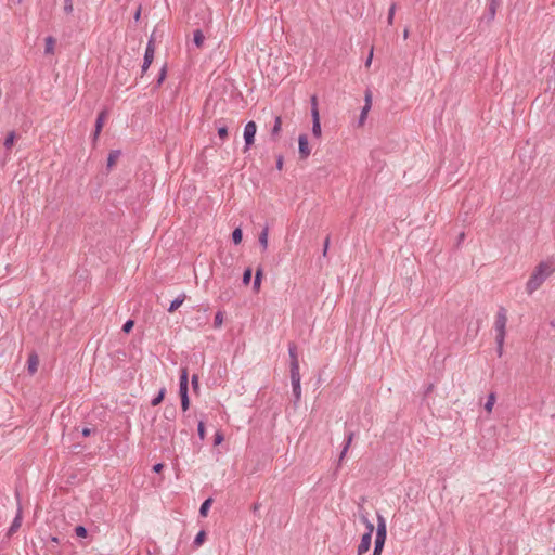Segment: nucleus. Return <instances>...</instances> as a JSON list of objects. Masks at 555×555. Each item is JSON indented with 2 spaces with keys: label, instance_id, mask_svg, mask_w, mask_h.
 I'll return each instance as SVG.
<instances>
[{
  "label": "nucleus",
  "instance_id": "obj_3",
  "mask_svg": "<svg viewBox=\"0 0 555 555\" xmlns=\"http://www.w3.org/2000/svg\"><path fill=\"white\" fill-rule=\"evenodd\" d=\"M256 131H257V125L255 124V121H249L245 125L244 140H245L246 149H248L250 145L254 144Z\"/></svg>",
  "mask_w": 555,
  "mask_h": 555
},
{
  "label": "nucleus",
  "instance_id": "obj_8",
  "mask_svg": "<svg viewBox=\"0 0 555 555\" xmlns=\"http://www.w3.org/2000/svg\"><path fill=\"white\" fill-rule=\"evenodd\" d=\"M371 542H372V535H370V532H365L362 535L361 541L358 545V550H357L358 555H363L366 552H369V550L371 547Z\"/></svg>",
  "mask_w": 555,
  "mask_h": 555
},
{
  "label": "nucleus",
  "instance_id": "obj_46",
  "mask_svg": "<svg viewBox=\"0 0 555 555\" xmlns=\"http://www.w3.org/2000/svg\"><path fill=\"white\" fill-rule=\"evenodd\" d=\"M222 441H223V435H222V434H220V433H217V434L215 435V444H219V443H221Z\"/></svg>",
  "mask_w": 555,
  "mask_h": 555
},
{
  "label": "nucleus",
  "instance_id": "obj_32",
  "mask_svg": "<svg viewBox=\"0 0 555 555\" xmlns=\"http://www.w3.org/2000/svg\"><path fill=\"white\" fill-rule=\"evenodd\" d=\"M223 323V313L221 311H218L215 315V320H214V326L215 327H220Z\"/></svg>",
  "mask_w": 555,
  "mask_h": 555
},
{
  "label": "nucleus",
  "instance_id": "obj_19",
  "mask_svg": "<svg viewBox=\"0 0 555 555\" xmlns=\"http://www.w3.org/2000/svg\"><path fill=\"white\" fill-rule=\"evenodd\" d=\"M261 279H262V269L258 268L256 271V274H255V280H254V285H253L255 292H259L260 285H261Z\"/></svg>",
  "mask_w": 555,
  "mask_h": 555
},
{
  "label": "nucleus",
  "instance_id": "obj_15",
  "mask_svg": "<svg viewBox=\"0 0 555 555\" xmlns=\"http://www.w3.org/2000/svg\"><path fill=\"white\" fill-rule=\"evenodd\" d=\"M120 151H111L107 157V168L111 169L119 159Z\"/></svg>",
  "mask_w": 555,
  "mask_h": 555
},
{
  "label": "nucleus",
  "instance_id": "obj_54",
  "mask_svg": "<svg viewBox=\"0 0 555 555\" xmlns=\"http://www.w3.org/2000/svg\"><path fill=\"white\" fill-rule=\"evenodd\" d=\"M140 16H141V7L138 8L135 14H134V20L135 21H139L140 20Z\"/></svg>",
  "mask_w": 555,
  "mask_h": 555
},
{
  "label": "nucleus",
  "instance_id": "obj_27",
  "mask_svg": "<svg viewBox=\"0 0 555 555\" xmlns=\"http://www.w3.org/2000/svg\"><path fill=\"white\" fill-rule=\"evenodd\" d=\"M165 392H166L165 388H162L159 390L158 395L151 402L153 406L158 405L164 400Z\"/></svg>",
  "mask_w": 555,
  "mask_h": 555
},
{
  "label": "nucleus",
  "instance_id": "obj_52",
  "mask_svg": "<svg viewBox=\"0 0 555 555\" xmlns=\"http://www.w3.org/2000/svg\"><path fill=\"white\" fill-rule=\"evenodd\" d=\"M91 433H92V429H91V428L86 427V428H83V429H82V435H83L85 437L90 436V435H91Z\"/></svg>",
  "mask_w": 555,
  "mask_h": 555
},
{
  "label": "nucleus",
  "instance_id": "obj_23",
  "mask_svg": "<svg viewBox=\"0 0 555 555\" xmlns=\"http://www.w3.org/2000/svg\"><path fill=\"white\" fill-rule=\"evenodd\" d=\"M293 386V395L295 397V403L299 402L301 399V387L300 383H292Z\"/></svg>",
  "mask_w": 555,
  "mask_h": 555
},
{
  "label": "nucleus",
  "instance_id": "obj_34",
  "mask_svg": "<svg viewBox=\"0 0 555 555\" xmlns=\"http://www.w3.org/2000/svg\"><path fill=\"white\" fill-rule=\"evenodd\" d=\"M359 518H360V520L363 524L370 521L369 518H367V513L365 512V509L361 505L359 506Z\"/></svg>",
  "mask_w": 555,
  "mask_h": 555
},
{
  "label": "nucleus",
  "instance_id": "obj_2",
  "mask_svg": "<svg viewBox=\"0 0 555 555\" xmlns=\"http://www.w3.org/2000/svg\"><path fill=\"white\" fill-rule=\"evenodd\" d=\"M507 322L506 310L504 308H500L494 322V330L496 332L495 340L498 343L499 351L501 352L504 336H505V326Z\"/></svg>",
  "mask_w": 555,
  "mask_h": 555
},
{
  "label": "nucleus",
  "instance_id": "obj_35",
  "mask_svg": "<svg viewBox=\"0 0 555 555\" xmlns=\"http://www.w3.org/2000/svg\"><path fill=\"white\" fill-rule=\"evenodd\" d=\"M251 280V269L250 268H247L245 271H244V274H243V283L245 285H248L249 282Z\"/></svg>",
  "mask_w": 555,
  "mask_h": 555
},
{
  "label": "nucleus",
  "instance_id": "obj_1",
  "mask_svg": "<svg viewBox=\"0 0 555 555\" xmlns=\"http://www.w3.org/2000/svg\"><path fill=\"white\" fill-rule=\"evenodd\" d=\"M555 272V257L541 260L530 272L526 283V292L532 295Z\"/></svg>",
  "mask_w": 555,
  "mask_h": 555
},
{
  "label": "nucleus",
  "instance_id": "obj_22",
  "mask_svg": "<svg viewBox=\"0 0 555 555\" xmlns=\"http://www.w3.org/2000/svg\"><path fill=\"white\" fill-rule=\"evenodd\" d=\"M288 353L291 358V363H299L297 356V347L295 344H291L288 347Z\"/></svg>",
  "mask_w": 555,
  "mask_h": 555
},
{
  "label": "nucleus",
  "instance_id": "obj_29",
  "mask_svg": "<svg viewBox=\"0 0 555 555\" xmlns=\"http://www.w3.org/2000/svg\"><path fill=\"white\" fill-rule=\"evenodd\" d=\"M312 134L315 138H320L321 137L322 130H321V122L320 121L312 122Z\"/></svg>",
  "mask_w": 555,
  "mask_h": 555
},
{
  "label": "nucleus",
  "instance_id": "obj_13",
  "mask_svg": "<svg viewBox=\"0 0 555 555\" xmlns=\"http://www.w3.org/2000/svg\"><path fill=\"white\" fill-rule=\"evenodd\" d=\"M291 382L300 383L299 363H291Z\"/></svg>",
  "mask_w": 555,
  "mask_h": 555
},
{
  "label": "nucleus",
  "instance_id": "obj_26",
  "mask_svg": "<svg viewBox=\"0 0 555 555\" xmlns=\"http://www.w3.org/2000/svg\"><path fill=\"white\" fill-rule=\"evenodd\" d=\"M15 139H16V135H15V132H14V131H11V132L7 135V138H5V140H4V146H5V149H7V150H10V149L13 146V144H14V142H15Z\"/></svg>",
  "mask_w": 555,
  "mask_h": 555
},
{
  "label": "nucleus",
  "instance_id": "obj_30",
  "mask_svg": "<svg viewBox=\"0 0 555 555\" xmlns=\"http://www.w3.org/2000/svg\"><path fill=\"white\" fill-rule=\"evenodd\" d=\"M205 538H206V533H205V531H203V530H202V531H199V532L197 533V535L195 537V539H194V544H195V546H201V545L204 543Z\"/></svg>",
  "mask_w": 555,
  "mask_h": 555
},
{
  "label": "nucleus",
  "instance_id": "obj_49",
  "mask_svg": "<svg viewBox=\"0 0 555 555\" xmlns=\"http://www.w3.org/2000/svg\"><path fill=\"white\" fill-rule=\"evenodd\" d=\"M192 385L195 389L198 387V376L197 375L192 376Z\"/></svg>",
  "mask_w": 555,
  "mask_h": 555
},
{
  "label": "nucleus",
  "instance_id": "obj_48",
  "mask_svg": "<svg viewBox=\"0 0 555 555\" xmlns=\"http://www.w3.org/2000/svg\"><path fill=\"white\" fill-rule=\"evenodd\" d=\"M163 468H164V464H163V463H157V464H155V465L153 466V470H154L155 473H160V472L163 470Z\"/></svg>",
  "mask_w": 555,
  "mask_h": 555
},
{
  "label": "nucleus",
  "instance_id": "obj_24",
  "mask_svg": "<svg viewBox=\"0 0 555 555\" xmlns=\"http://www.w3.org/2000/svg\"><path fill=\"white\" fill-rule=\"evenodd\" d=\"M211 504H212V499H210V498L203 502V504L199 508L201 516H203V517L207 516L208 509L211 506Z\"/></svg>",
  "mask_w": 555,
  "mask_h": 555
},
{
  "label": "nucleus",
  "instance_id": "obj_16",
  "mask_svg": "<svg viewBox=\"0 0 555 555\" xmlns=\"http://www.w3.org/2000/svg\"><path fill=\"white\" fill-rule=\"evenodd\" d=\"M204 41H205V36L204 34L202 33V30L199 29H196L194 33H193V42L195 43V46L197 48H202L203 44H204Z\"/></svg>",
  "mask_w": 555,
  "mask_h": 555
},
{
  "label": "nucleus",
  "instance_id": "obj_17",
  "mask_svg": "<svg viewBox=\"0 0 555 555\" xmlns=\"http://www.w3.org/2000/svg\"><path fill=\"white\" fill-rule=\"evenodd\" d=\"M186 295L182 294L178 298H176L173 301H171L170 307L168 309L169 312L176 311L185 300Z\"/></svg>",
  "mask_w": 555,
  "mask_h": 555
},
{
  "label": "nucleus",
  "instance_id": "obj_57",
  "mask_svg": "<svg viewBox=\"0 0 555 555\" xmlns=\"http://www.w3.org/2000/svg\"><path fill=\"white\" fill-rule=\"evenodd\" d=\"M490 12H491V15L493 16V15H494V12H495V9H494L493 3H492V4H491V7H490Z\"/></svg>",
  "mask_w": 555,
  "mask_h": 555
},
{
  "label": "nucleus",
  "instance_id": "obj_9",
  "mask_svg": "<svg viewBox=\"0 0 555 555\" xmlns=\"http://www.w3.org/2000/svg\"><path fill=\"white\" fill-rule=\"evenodd\" d=\"M107 117V111H102L99 113L98 115V118H96V121H95V130H94V133H93V141H96L101 131H102V128L104 126V122H105V119Z\"/></svg>",
  "mask_w": 555,
  "mask_h": 555
},
{
  "label": "nucleus",
  "instance_id": "obj_44",
  "mask_svg": "<svg viewBox=\"0 0 555 555\" xmlns=\"http://www.w3.org/2000/svg\"><path fill=\"white\" fill-rule=\"evenodd\" d=\"M364 525H365V528H366V532H370V535H372L373 532H374V525H373V522L367 521Z\"/></svg>",
  "mask_w": 555,
  "mask_h": 555
},
{
  "label": "nucleus",
  "instance_id": "obj_33",
  "mask_svg": "<svg viewBox=\"0 0 555 555\" xmlns=\"http://www.w3.org/2000/svg\"><path fill=\"white\" fill-rule=\"evenodd\" d=\"M75 533L79 538H86L87 534H88V531H87V529L83 526H77L75 528Z\"/></svg>",
  "mask_w": 555,
  "mask_h": 555
},
{
  "label": "nucleus",
  "instance_id": "obj_53",
  "mask_svg": "<svg viewBox=\"0 0 555 555\" xmlns=\"http://www.w3.org/2000/svg\"><path fill=\"white\" fill-rule=\"evenodd\" d=\"M311 107H318V99L315 95L311 98Z\"/></svg>",
  "mask_w": 555,
  "mask_h": 555
},
{
  "label": "nucleus",
  "instance_id": "obj_14",
  "mask_svg": "<svg viewBox=\"0 0 555 555\" xmlns=\"http://www.w3.org/2000/svg\"><path fill=\"white\" fill-rule=\"evenodd\" d=\"M55 42H56L55 39L51 36H49L44 39V53L46 54L54 53Z\"/></svg>",
  "mask_w": 555,
  "mask_h": 555
},
{
  "label": "nucleus",
  "instance_id": "obj_59",
  "mask_svg": "<svg viewBox=\"0 0 555 555\" xmlns=\"http://www.w3.org/2000/svg\"><path fill=\"white\" fill-rule=\"evenodd\" d=\"M256 509H258V505L257 504L254 505V511H256Z\"/></svg>",
  "mask_w": 555,
  "mask_h": 555
},
{
  "label": "nucleus",
  "instance_id": "obj_60",
  "mask_svg": "<svg viewBox=\"0 0 555 555\" xmlns=\"http://www.w3.org/2000/svg\"><path fill=\"white\" fill-rule=\"evenodd\" d=\"M22 0H18V2H21Z\"/></svg>",
  "mask_w": 555,
  "mask_h": 555
},
{
  "label": "nucleus",
  "instance_id": "obj_51",
  "mask_svg": "<svg viewBox=\"0 0 555 555\" xmlns=\"http://www.w3.org/2000/svg\"><path fill=\"white\" fill-rule=\"evenodd\" d=\"M165 76H166V70H165V68H163L160 72L159 78H158V85H160L163 82V80L165 79Z\"/></svg>",
  "mask_w": 555,
  "mask_h": 555
},
{
  "label": "nucleus",
  "instance_id": "obj_10",
  "mask_svg": "<svg viewBox=\"0 0 555 555\" xmlns=\"http://www.w3.org/2000/svg\"><path fill=\"white\" fill-rule=\"evenodd\" d=\"M188 383H189V375H188V369H182L181 376H180V385H179V392L180 397L188 396Z\"/></svg>",
  "mask_w": 555,
  "mask_h": 555
},
{
  "label": "nucleus",
  "instance_id": "obj_36",
  "mask_svg": "<svg viewBox=\"0 0 555 555\" xmlns=\"http://www.w3.org/2000/svg\"><path fill=\"white\" fill-rule=\"evenodd\" d=\"M74 10L73 0H64V11L66 14H72Z\"/></svg>",
  "mask_w": 555,
  "mask_h": 555
},
{
  "label": "nucleus",
  "instance_id": "obj_47",
  "mask_svg": "<svg viewBox=\"0 0 555 555\" xmlns=\"http://www.w3.org/2000/svg\"><path fill=\"white\" fill-rule=\"evenodd\" d=\"M328 246H330V236H327L325 238V242H324V248H323V256H326L327 254V249H328Z\"/></svg>",
  "mask_w": 555,
  "mask_h": 555
},
{
  "label": "nucleus",
  "instance_id": "obj_20",
  "mask_svg": "<svg viewBox=\"0 0 555 555\" xmlns=\"http://www.w3.org/2000/svg\"><path fill=\"white\" fill-rule=\"evenodd\" d=\"M282 129V119L280 116L275 117L274 126L271 130V134L273 138L278 137Z\"/></svg>",
  "mask_w": 555,
  "mask_h": 555
},
{
  "label": "nucleus",
  "instance_id": "obj_12",
  "mask_svg": "<svg viewBox=\"0 0 555 555\" xmlns=\"http://www.w3.org/2000/svg\"><path fill=\"white\" fill-rule=\"evenodd\" d=\"M21 525H22V511H21V508H18L17 515L14 518V520L9 529V534L11 535V534L15 533L18 530V528L21 527Z\"/></svg>",
  "mask_w": 555,
  "mask_h": 555
},
{
  "label": "nucleus",
  "instance_id": "obj_21",
  "mask_svg": "<svg viewBox=\"0 0 555 555\" xmlns=\"http://www.w3.org/2000/svg\"><path fill=\"white\" fill-rule=\"evenodd\" d=\"M268 235H269L268 228H264L261 231V233L259 234V243H260V245L262 246L263 249H267V247H268Z\"/></svg>",
  "mask_w": 555,
  "mask_h": 555
},
{
  "label": "nucleus",
  "instance_id": "obj_42",
  "mask_svg": "<svg viewBox=\"0 0 555 555\" xmlns=\"http://www.w3.org/2000/svg\"><path fill=\"white\" fill-rule=\"evenodd\" d=\"M218 135L221 139H225L228 137V128L225 126L219 127L218 128Z\"/></svg>",
  "mask_w": 555,
  "mask_h": 555
},
{
  "label": "nucleus",
  "instance_id": "obj_39",
  "mask_svg": "<svg viewBox=\"0 0 555 555\" xmlns=\"http://www.w3.org/2000/svg\"><path fill=\"white\" fill-rule=\"evenodd\" d=\"M312 122L320 121V114L318 107H311Z\"/></svg>",
  "mask_w": 555,
  "mask_h": 555
},
{
  "label": "nucleus",
  "instance_id": "obj_58",
  "mask_svg": "<svg viewBox=\"0 0 555 555\" xmlns=\"http://www.w3.org/2000/svg\"><path fill=\"white\" fill-rule=\"evenodd\" d=\"M51 540H52V542H54V543H59V539H57L56 537H53Z\"/></svg>",
  "mask_w": 555,
  "mask_h": 555
},
{
  "label": "nucleus",
  "instance_id": "obj_37",
  "mask_svg": "<svg viewBox=\"0 0 555 555\" xmlns=\"http://www.w3.org/2000/svg\"><path fill=\"white\" fill-rule=\"evenodd\" d=\"M164 414H165V416H166L168 420H171V418H173V417H175V415H176V410H175V408H172V406H170V408H169V406H167V408H165V412H164Z\"/></svg>",
  "mask_w": 555,
  "mask_h": 555
},
{
  "label": "nucleus",
  "instance_id": "obj_50",
  "mask_svg": "<svg viewBox=\"0 0 555 555\" xmlns=\"http://www.w3.org/2000/svg\"><path fill=\"white\" fill-rule=\"evenodd\" d=\"M276 168H278L279 170H282V168H283V157H282V156H280V157L278 158V160H276Z\"/></svg>",
  "mask_w": 555,
  "mask_h": 555
},
{
  "label": "nucleus",
  "instance_id": "obj_6",
  "mask_svg": "<svg viewBox=\"0 0 555 555\" xmlns=\"http://www.w3.org/2000/svg\"><path fill=\"white\" fill-rule=\"evenodd\" d=\"M386 535H387L386 520L380 514H377V528H376L375 541L385 543Z\"/></svg>",
  "mask_w": 555,
  "mask_h": 555
},
{
  "label": "nucleus",
  "instance_id": "obj_55",
  "mask_svg": "<svg viewBox=\"0 0 555 555\" xmlns=\"http://www.w3.org/2000/svg\"><path fill=\"white\" fill-rule=\"evenodd\" d=\"M554 517H555V506L550 512V519L553 520Z\"/></svg>",
  "mask_w": 555,
  "mask_h": 555
},
{
  "label": "nucleus",
  "instance_id": "obj_5",
  "mask_svg": "<svg viewBox=\"0 0 555 555\" xmlns=\"http://www.w3.org/2000/svg\"><path fill=\"white\" fill-rule=\"evenodd\" d=\"M154 53H155L154 40L150 39V41L147 42V46H146V50H145V54H144V62L142 65L143 73L146 72L147 68L150 67V65L152 64L153 59H154Z\"/></svg>",
  "mask_w": 555,
  "mask_h": 555
},
{
  "label": "nucleus",
  "instance_id": "obj_41",
  "mask_svg": "<svg viewBox=\"0 0 555 555\" xmlns=\"http://www.w3.org/2000/svg\"><path fill=\"white\" fill-rule=\"evenodd\" d=\"M133 325H134V322H133L132 320H128V321L124 324V326H122V331H124L125 333H129V332L132 330Z\"/></svg>",
  "mask_w": 555,
  "mask_h": 555
},
{
  "label": "nucleus",
  "instance_id": "obj_45",
  "mask_svg": "<svg viewBox=\"0 0 555 555\" xmlns=\"http://www.w3.org/2000/svg\"><path fill=\"white\" fill-rule=\"evenodd\" d=\"M372 60H373V48L371 49L370 53H369V56L365 61V67H370L371 63H372Z\"/></svg>",
  "mask_w": 555,
  "mask_h": 555
},
{
  "label": "nucleus",
  "instance_id": "obj_43",
  "mask_svg": "<svg viewBox=\"0 0 555 555\" xmlns=\"http://www.w3.org/2000/svg\"><path fill=\"white\" fill-rule=\"evenodd\" d=\"M197 431H198L199 438L203 440L205 438V426H204L203 422L198 423Z\"/></svg>",
  "mask_w": 555,
  "mask_h": 555
},
{
  "label": "nucleus",
  "instance_id": "obj_18",
  "mask_svg": "<svg viewBox=\"0 0 555 555\" xmlns=\"http://www.w3.org/2000/svg\"><path fill=\"white\" fill-rule=\"evenodd\" d=\"M353 436L354 434L353 433H349L348 437H347V440H346V443L343 448V451L340 452V455H339V463L344 460V457L346 456L347 454V451L352 442V439H353Z\"/></svg>",
  "mask_w": 555,
  "mask_h": 555
},
{
  "label": "nucleus",
  "instance_id": "obj_28",
  "mask_svg": "<svg viewBox=\"0 0 555 555\" xmlns=\"http://www.w3.org/2000/svg\"><path fill=\"white\" fill-rule=\"evenodd\" d=\"M242 230L240 228H236L232 232V240L234 244H240L242 242Z\"/></svg>",
  "mask_w": 555,
  "mask_h": 555
},
{
  "label": "nucleus",
  "instance_id": "obj_56",
  "mask_svg": "<svg viewBox=\"0 0 555 555\" xmlns=\"http://www.w3.org/2000/svg\"><path fill=\"white\" fill-rule=\"evenodd\" d=\"M409 34H410V33H409V29H408V28H405V29L403 30V39H408V38H409Z\"/></svg>",
  "mask_w": 555,
  "mask_h": 555
},
{
  "label": "nucleus",
  "instance_id": "obj_4",
  "mask_svg": "<svg viewBox=\"0 0 555 555\" xmlns=\"http://www.w3.org/2000/svg\"><path fill=\"white\" fill-rule=\"evenodd\" d=\"M364 102H365V104H364V106L361 111L360 117H359V126L360 127L364 125L367 114L372 107V92L369 89L365 91Z\"/></svg>",
  "mask_w": 555,
  "mask_h": 555
},
{
  "label": "nucleus",
  "instance_id": "obj_40",
  "mask_svg": "<svg viewBox=\"0 0 555 555\" xmlns=\"http://www.w3.org/2000/svg\"><path fill=\"white\" fill-rule=\"evenodd\" d=\"M189 405H190L189 396H182V397H181V406H182V410H183V411H186V410L189 409Z\"/></svg>",
  "mask_w": 555,
  "mask_h": 555
},
{
  "label": "nucleus",
  "instance_id": "obj_38",
  "mask_svg": "<svg viewBox=\"0 0 555 555\" xmlns=\"http://www.w3.org/2000/svg\"><path fill=\"white\" fill-rule=\"evenodd\" d=\"M384 544H385L384 542L375 541L373 555H380Z\"/></svg>",
  "mask_w": 555,
  "mask_h": 555
},
{
  "label": "nucleus",
  "instance_id": "obj_25",
  "mask_svg": "<svg viewBox=\"0 0 555 555\" xmlns=\"http://www.w3.org/2000/svg\"><path fill=\"white\" fill-rule=\"evenodd\" d=\"M495 403V393L494 392H491L488 397V400L485 404V409L488 413H491L492 412V409H493V405Z\"/></svg>",
  "mask_w": 555,
  "mask_h": 555
},
{
  "label": "nucleus",
  "instance_id": "obj_11",
  "mask_svg": "<svg viewBox=\"0 0 555 555\" xmlns=\"http://www.w3.org/2000/svg\"><path fill=\"white\" fill-rule=\"evenodd\" d=\"M39 358L37 354L33 353L28 358V371L30 374H35L38 370Z\"/></svg>",
  "mask_w": 555,
  "mask_h": 555
},
{
  "label": "nucleus",
  "instance_id": "obj_31",
  "mask_svg": "<svg viewBox=\"0 0 555 555\" xmlns=\"http://www.w3.org/2000/svg\"><path fill=\"white\" fill-rule=\"evenodd\" d=\"M395 13H396V4L393 3V4H391V7L389 8V11H388V16H387L388 25L393 24Z\"/></svg>",
  "mask_w": 555,
  "mask_h": 555
},
{
  "label": "nucleus",
  "instance_id": "obj_7",
  "mask_svg": "<svg viewBox=\"0 0 555 555\" xmlns=\"http://www.w3.org/2000/svg\"><path fill=\"white\" fill-rule=\"evenodd\" d=\"M298 143H299V155H300V158L305 159L311 153L310 147H309V142H308L307 134H300L299 138H298Z\"/></svg>",
  "mask_w": 555,
  "mask_h": 555
}]
</instances>
